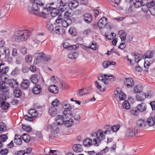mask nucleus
<instances>
[{
  "label": "nucleus",
  "instance_id": "obj_1",
  "mask_svg": "<svg viewBox=\"0 0 155 155\" xmlns=\"http://www.w3.org/2000/svg\"><path fill=\"white\" fill-rule=\"evenodd\" d=\"M91 138H86L83 141V144L85 147H89L93 144L98 146L101 143V140H104L105 137L101 130L91 134Z\"/></svg>",
  "mask_w": 155,
  "mask_h": 155
},
{
  "label": "nucleus",
  "instance_id": "obj_2",
  "mask_svg": "<svg viewBox=\"0 0 155 155\" xmlns=\"http://www.w3.org/2000/svg\"><path fill=\"white\" fill-rule=\"evenodd\" d=\"M45 3V0H36L32 4L31 7L29 8L28 11L31 14L45 18L46 17L45 12L39 11L40 8L43 6Z\"/></svg>",
  "mask_w": 155,
  "mask_h": 155
},
{
  "label": "nucleus",
  "instance_id": "obj_3",
  "mask_svg": "<svg viewBox=\"0 0 155 155\" xmlns=\"http://www.w3.org/2000/svg\"><path fill=\"white\" fill-rule=\"evenodd\" d=\"M29 32L27 30H21L15 33L14 37L16 41H23L29 38Z\"/></svg>",
  "mask_w": 155,
  "mask_h": 155
},
{
  "label": "nucleus",
  "instance_id": "obj_4",
  "mask_svg": "<svg viewBox=\"0 0 155 155\" xmlns=\"http://www.w3.org/2000/svg\"><path fill=\"white\" fill-rule=\"evenodd\" d=\"M28 113L30 116H28V115H25L24 116V118L25 120L29 121H32L33 118L36 117L38 115V113L37 111L34 109L29 110Z\"/></svg>",
  "mask_w": 155,
  "mask_h": 155
},
{
  "label": "nucleus",
  "instance_id": "obj_5",
  "mask_svg": "<svg viewBox=\"0 0 155 155\" xmlns=\"http://www.w3.org/2000/svg\"><path fill=\"white\" fill-rule=\"evenodd\" d=\"M155 5V0H152V1L144 5H142V10L145 13H147L148 10L150 9V8L152 7H153Z\"/></svg>",
  "mask_w": 155,
  "mask_h": 155
},
{
  "label": "nucleus",
  "instance_id": "obj_6",
  "mask_svg": "<svg viewBox=\"0 0 155 155\" xmlns=\"http://www.w3.org/2000/svg\"><path fill=\"white\" fill-rule=\"evenodd\" d=\"M58 4L56 2H51L46 5L45 8H43V10L45 12V13L48 12V11H50L51 9H57L58 8Z\"/></svg>",
  "mask_w": 155,
  "mask_h": 155
},
{
  "label": "nucleus",
  "instance_id": "obj_7",
  "mask_svg": "<svg viewBox=\"0 0 155 155\" xmlns=\"http://www.w3.org/2000/svg\"><path fill=\"white\" fill-rule=\"evenodd\" d=\"M6 84L11 87L16 88L18 87L19 84L17 80L14 79H9L6 81Z\"/></svg>",
  "mask_w": 155,
  "mask_h": 155
},
{
  "label": "nucleus",
  "instance_id": "obj_8",
  "mask_svg": "<svg viewBox=\"0 0 155 155\" xmlns=\"http://www.w3.org/2000/svg\"><path fill=\"white\" fill-rule=\"evenodd\" d=\"M107 18L105 17L101 18L97 23L98 28L100 29L104 28L107 25Z\"/></svg>",
  "mask_w": 155,
  "mask_h": 155
},
{
  "label": "nucleus",
  "instance_id": "obj_9",
  "mask_svg": "<svg viewBox=\"0 0 155 155\" xmlns=\"http://www.w3.org/2000/svg\"><path fill=\"white\" fill-rule=\"evenodd\" d=\"M124 83L128 88L132 87L134 85V81L133 79L131 78H126L124 81Z\"/></svg>",
  "mask_w": 155,
  "mask_h": 155
},
{
  "label": "nucleus",
  "instance_id": "obj_10",
  "mask_svg": "<svg viewBox=\"0 0 155 155\" xmlns=\"http://www.w3.org/2000/svg\"><path fill=\"white\" fill-rule=\"evenodd\" d=\"M126 136L129 137H132L134 136H138V134L137 132H136L135 130L134 129H128L126 131Z\"/></svg>",
  "mask_w": 155,
  "mask_h": 155
},
{
  "label": "nucleus",
  "instance_id": "obj_11",
  "mask_svg": "<svg viewBox=\"0 0 155 155\" xmlns=\"http://www.w3.org/2000/svg\"><path fill=\"white\" fill-rule=\"evenodd\" d=\"M132 55L134 56V60L137 63H138L143 58H144V56L138 53L137 52H134L132 53Z\"/></svg>",
  "mask_w": 155,
  "mask_h": 155
},
{
  "label": "nucleus",
  "instance_id": "obj_12",
  "mask_svg": "<svg viewBox=\"0 0 155 155\" xmlns=\"http://www.w3.org/2000/svg\"><path fill=\"white\" fill-rule=\"evenodd\" d=\"M44 53L43 52H38L34 55V57L35 58L34 62L36 64L38 63L40 60H41Z\"/></svg>",
  "mask_w": 155,
  "mask_h": 155
},
{
  "label": "nucleus",
  "instance_id": "obj_13",
  "mask_svg": "<svg viewBox=\"0 0 155 155\" xmlns=\"http://www.w3.org/2000/svg\"><path fill=\"white\" fill-rule=\"evenodd\" d=\"M83 19L84 21L87 23H91L92 20V17L90 14L86 13L83 15Z\"/></svg>",
  "mask_w": 155,
  "mask_h": 155
},
{
  "label": "nucleus",
  "instance_id": "obj_14",
  "mask_svg": "<svg viewBox=\"0 0 155 155\" xmlns=\"http://www.w3.org/2000/svg\"><path fill=\"white\" fill-rule=\"evenodd\" d=\"M71 109L68 108H65V110L63 111V114L64 117L66 118L71 117L73 116L72 113L71 111Z\"/></svg>",
  "mask_w": 155,
  "mask_h": 155
},
{
  "label": "nucleus",
  "instance_id": "obj_15",
  "mask_svg": "<svg viewBox=\"0 0 155 155\" xmlns=\"http://www.w3.org/2000/svg\"><path fill=\"white\" fill-rule=\"evenodd\" d=\"M30 84V81L28 80H23V81H22L20 84V87L21 88L26 89L28 87Z\"/></svg>",
  "mask_w": 155,
  "mask_h": 155
},
{
  "label": "nucleus",
  "instance_id": "obj_16",
  "mask_svg": "<svg viewBox=\"0 0 155 155\" xmlns=\"http://www.w3.org/2000/svg\"><path fill=\"white\" fill-rule=\"evenodd\" d=\"M9 67L8 66H5V64L1 66H0V77L2 76L3 75L5 74L8 71Z\"/></svg>",
  "mask_w": 155,
  "mask_h": 155
},
{
  "label": "nucleus",
  "instance_id": "obj_17",
  "mask_svg": "<svg viewBox=\"0 0 155 155\" xmlns=\"http://www.w3.org/2000/svg\"><path fill=\"white\" fill-rule=\"evenodd\" d=\"M74 150L76 152H81L83 150V148L81 145L80 144H75L73 147Z\"/></svg>",
  "mask_w": 155,
  "mask_h": 155
},
{
  "label": "nucleus",
  "instance_id": "obj_18",
  "mask_svg": "<svg viewBox=\"0 0 155 155\" xmlns=\"http://www.w3.org/2000/svg\"><path fill=\"white\" fill-rule=\"evenodd\" d=\"M64 117L61 115H58L56 117V122L58 125H61L64 124Z\"/></svg>",
  "mask_w": 155,
  "mask_h": 155
},
{
  "label": "nucleus",
  "instance_id": "obj_19",
  "mask_svg": "<svg viewBox=\"0 0 155 155\" xmlns=\"http://www.w3.org/2000/svg\"><path fill=\"white\" fill-rule=\"evenodd\" d=\"M146 122V124H147L150 127L153 126L155 124V119L153 117H150L147 119Z\"/></svg>",
  "mask_w": 155,
  "mask_h": 155
},
{
  "label": "nucleus",
  "instance_id": "obj_20",
  "mask_svg": "<svg viewBox=\"0 0 155 155\" xmlns=\"http://www.w3.org/2000/svg\"><path fill=\"white\" fill-rule=\"evenodd\" d=\"M136 125L137 127H143L146 126V121L143 119H140L136 121Z\"/></svg>",
  "mask_w": 155,
  "mask_h": 155
},
{
  "label": "nucleus",
  "instance_id": "obj_21",
  "mask_svg": "<svg viewBox=\"0 0 155 155\" xmlns=\"http://www.w3.org/2000/svg\"><path fill=\"white\" fill-rule=\"evenodd\" d=\"M42 91L41 86L38 84L35 85L32 89L33 93L35 94H39Z\"/></svg>",
  "mask_w": 155,
  "mask_h": 155
},
{
  "label": "nucleus",
  "instance_id": "obj_22",
  "mask_svg": "<svg viewBox=\"0 0 155 155\" xmlns=\"http://www.w3.org/2000/svg\"><path fill=\"white\" fill-rule=\"evenodd\" d=\"M133 3L134 7L136 8H138L142 6V5H144L147 3V0H143L142 2H133L132 4Z\"/></svg>",
  "mask_w": 155,
  "mask_h": 155
},
{
  "label": "nucleus",
  "instance_id": "obj_23",
  "mask_svg": "<svg viewBox=\"0 0 155 155\" xmlns=\"http://www.w3.org/2000/svg\"><path fill=\"white\" fill-rule=\"evenodd\" d=\"M79 4V3L77 0H72L68 4L69 6L71 9H75Z\"/></svg>",
  "mask_w": 155,
  "mask_h": 155
},
{
  "label": "nucleus",
  "instance_id": "obj_24",
  "mask_svg": "<svg viewBox=\"0 0 155 155\" xmlns=\"http://www.w3.org/2000/svg\"><path fill=\"white\" fill-rule=\"evenodd\" d=\"M137 108L139 111L143 112L146 110L147 107L145 104L142 103L140 104H138L137 106Z\"/></svg>",
  "mask_w": 155,
  "mask_h": 155
},
{
  "label": "nucleus",
  "instance_id": "obj_25",
  "mask_svg": "<svg viewBox=\"0 0 155 155\" xmlns=\"http://www.w3.org/2000/svg\"><path fill=\"white\" fill-rule=\"evenodd\" d=\"M90 90V87H88L86 89L82 88L77 92V94L78 96H81L83 95L88 94L87 91Z\"/></svg>",
  "mask_w": 155,
  "mask_h": 155
},
{
  "label": "nucleus",
  "instance_id": "obj_26",
  "mask_svg": "<svg viewBox=\"0 0 155 155\" xmlns=\"http://www.w3.org/2000/svg\"><path fill=\"white\" fill-rule=\"evenodd\" d=\"M51 130L55 134H57L59 131V129L57 124L53 123L51 126Z\"/></svg>",
  "mask_w": 155,
  "mask_h": 155
},
{
  "label": "nucleus",
  "instance_id": "obj_27",
  "mask_svg": "<svg viewBox=\"0 0 155 155\" xmlns=\"http://www.w3.org/2000/svg\"><path fill=\"white\" fill-rule=\"evenodd\" d=\"M0 89L2 92L5 93L6 94L8 93V87H7L5 84H1L0 85Z\"/></svg>",
  "mask_w": 155,
  "mask_h": 155
},
{
  "label": "nucleus",
  "instance_id": "obj_28",
  "mask_svg": "<svg viewBox=\"0 0 155 155\" xmlns=\"http://www.w3.org/2000/svg\"><path fill=\"white\" fill-rule=\"evenodd\" d=\"M59 5H58V10L61 13L64 12L67 9V5L59 3Z\"/></svg>",
  "mask_w": 155,
  "mask_h": 155
},
{
  "label": "nucleus",
  "instance_id": "obj_29",
  "mask_svg": "<svg viewBox=\"0 0 155 155\" xmlns=\"http://www.w3.org/2000/svg\"><path fill=\"white\" fill-rule=\"evenodd\" d=\"M48 90L49 92L53 93L56 94L58 92V87L55 85L50 86Z\"/></svg>",
  "mask_w": 155,
  "mask_h": 155
},
{
  "label": "nucleus",
  "instance_id": "obj_30",
  "mask_svg": "<svg viewBox=\"0 0 155 155\" xmlns=\"http://www.w3.org/2000/svg\"><path fill=\"white\" fill-rule=\"evenodd\" d=\"M48 112L49 114L52 116H55L57 113V110L56 108H54L52 107L49 108Z\"/></svg>",
  "mask_w": 155,
  "mask_h": 155
},
{
  "label": "nucleus",
  "instance_id": "obj_31",
  "mask_svg": "<svg viewBox=\"0 0 155 155\" xmlns=\"http://www.w3.org/2000/svg\"><path fill=\"white\" fill-rule=\"evenodd\" d=\"M155 52L153 51H148L144 54V59L145 58H152L154 55Z\"/></svg>",
  "mask_w": 155,
  "mask_h": 155
},
{
  "label": "nucleus",
  "instance_id": "obj_32",
  "mask_svg": "<svg viewBox=\"0 0 155 155\" xmlns=\"http://www.w3.org/2000/svg\"><path fill=\"white\" fill-rule=\"evenodd\" d=\"M55 30L56 33L58 35H62L64 32V30L60 26H56Z\"/></svg>",
  "mask_w": 155,
  "mask_h": 155
},
{
  "label": "nucleus",
  "instance_id": "obj_33",
  "mask_svg": "<svg viewBox=\"0 0 155 155\" xmlns=\"http://www.w3.org/2000/svg\"><path fill=\"white\" fill-rule=\"evenodd\" d=\"M39 79V77L37 74L33 75L30 79L31 82L35 84L38 83Z\"/></svg>",
  "mask_w": 155,
  "mask_h": 155
},
{
  "label": "nucleus",
  "instance_id": "obj_34",
  "mask_svg": "<svg viewBox=\"0 0 155 155\" xmlns=\"http://www.w3.org/2000/svg\"><path fill=\"white\" fill-rule=\"evenodd\" d=\"M143 87L141 84H138L135 87L134 91L136 93H140L143 90Z\"/></svg>",
  "mask_w": 155,
  "mask_h": 155
},
{
  "label": "nucleus",
  "instance_id": "obj_35",
  "mask_svg": "<svg viewBox=\"0 0 155 155\" xmlns=\"http://www.w3.org/2000/svg\"><path fill=\"white\" fill-rule=\"evenodd\" d=\"M14 96L17 97H19L21 95V90L19 89H16L14 90L13 92Z\"/></svg>",
  "mask_w": 155,
  "mask_h": 155
},
{
  "label": "nucleus",
  "instance_id": "obj_36",
  "mask_svg": "<svg viewBox=\"0 0 155 155\" xmlns=\"http://www.w3.org/2000/svg\"><path fill=\"white\" fill-rule=\"evenodd\" d=\"M108 126L111 132L112 131V133L116 132L118 130L120 127V126L119 125H115L112 127L109 125Z\"/></svg>",
  "mask_w": 155,
  "mask_h": 155
},
{
  "label": "nucleus",
  "instance_id": "obj_37",
  "mask_svg": "<svg viewBox=\"0 0 155 155\" xmlns=\"http://www.w3.org/2000/svg\"><path fill=\"white\" fill-rule=\"evenodd\" d=\"M22 140L26 143H28L30 140L29 135L27 134H24L22 136Z\"/></svg>",
  "mask_w": 155,
  "mask_h": 155
},
{
  "label": "nucleus",
  "instance_id": "obj_38",
  "mask_svg": "<svg viewBox=\"0 0 155 155\" xmlns=\"http://www.w3.org/2000/svg\"><path fill=\"white\" fill-rule=\"evenodd\" d=\"M74 121L73 120L70 118L68 120L64 121V124L67 127H69L72 126L73 124Z\"/></svg>",
  "mask_w": 155,
  "mask_h": 155
},
{
  "label": "nucleus",
  "instance_id": "obj_39",
  "mask_svg": "<svg viewBox=\"0 0 155 155\" xmlns=\"http://www.w3.org/2000/svg\"><path fill=\"white\" fill-rule=\"evenodd\" d=\"M119 34L120 35V38L122 41H124L126 38L127 34L123 31H120L118 32Z\"/></svg>",
  "mask_w": 155,
  "mask_h": 155
},
{
  "label": "nucleus",
  "instance_id": "obj_40",
  "mask_svg": "<svg viewBox=\"0 0 155 155\" xmlns=\"http://www.w3.org/2000/svg\"><path fill=\"white\" fill-rule=\"evenodd\" d=\"M6 101H5L4 103H2L1 104V107L2 109L3 110H6L8 109L10 106V104L6 102Z\"/></svg>",
  "mask_w": 155,
  "mask_h": 155
},
{
  "label": "nucleus",
  "instance_id": "obj_41",
  "mask_svg": "<svg viewBox=\"0 0 155 155\" xmlns=\"http://www.w3.org/2000/svg\"><path fill=\"white\" fill-rule=\"evenodd\" d=\"M2 58L7 62H10L12 60V57L10 56V54L5 55L4 56H2Z\"/></svg>",
  "mask_w": 155,
  "mask_h": 155
},
{
  "label": "nucleus",
  "instance_id": "obj_42",
  "mask_svg": "<svg viewBox=\"0 0 155 155\" xmlns=\"http://www.w3.org/2000/svg\"><path fill=\"white\" fill-rule=\"evenodd\" d=\"M59 87L62 89H67L68 88V86L65 82L62 81L60 82Z\"/></svg>",
  "mask_w": 155,
  "mask_h": 155
},
{
  "label": "nucleus",
  "instance_id": "obj_43",
  "mask_svg": "<svg viewBox=\"0 0 155 155\" xmlns=\"http://www.w3.org/2000/svg\"><path fill=\"white\" fill-rule=\"evenodd\" d=\"M19 71V68L18 67H16L12 71L11 74V75L13 76H15L18 74Z\"/></svg>",
  "mask_w": 155,
  "mask_h": 155
},
{
  "label": "nucleus",
  "instance_id": "obj_44",
  "mask_svg": "<svg viewBox=\"0 0 155 155\" xmlns=\"http://www.w3.org/2000/svg\"><path fill=\"white\" fill-rule=\"evenodd\" d=\"M63 46L64 48L68 50H73L75 49V48L73 47L74 46H69L67 42L64 43L63 45Z\"/></svg>",
  "mask_w": 155,
  "mask_h": 155
},
{
  "label": "nucleus",
  "instance_id": "obj_45",
  "mask_svg": "<svg viewBox=\"0 0 155 155\" xmlns=\"http://www.w3.org/2000/svg\"><path fill=\"white\" fill-rule=\"evenodd\" d=\"M124 108L128 110L130 107V105L129 102L127 101H125L122 104Z\"/></svg>",
  "mask_w": 155,
  "mask_h": 155
},
{
  "label": "nucleus",
  "instance_id": "obj_46",
  "mask_svg": "<svg viewBox=\"0 0 155 155\" xmlns=\"http://www.w3.org/2000/svg\"><path fill=\"white\" fill-rule=\"evenodd\" d=\"M144 97L148 99L152 97L153 96V93L152 91H149L144 94Z\"/></svg>",
  "mask_w": 155,
  "mask_h": 155
},
{
  "label": "nucleus",
  "instance_id": "obj_47",
  "mask_svg": "<svg viewBox=\"0 0 155 155\" xmlns=\"http://www.w3.org/2000/svg\"><path fill=\"white\" fill-rule=\"evenodd\" d=\"M78 56V54L76 52H73L70 53L68 55V58L71 59L75 58Z\"/></svg>",
  "mask_w": 155,
  "mask_h": 155
},
{
  "label": "nucleus",
  "instance_id": "obj_48",
  "mask_svg": "<svg viewBox=\"0 0 155 155\" xmlns=\"http://www.w3.org/2000/svg\"><path fill=\"white\" fill-rule=\"evenodd\" d=\"M8 138L6 134H1L0 135V141L2 143L5 141Z\"/></svg>",
  "mask_w": 155,
  "mask_h": 155
},
{
  "label": "nucleus",
  "instance_id": "obj_49",
  "mask_svg": "<svg viewBox=\"0 0 155 155\" xmlns=\"http://www.w3.org/2000/svg\"><path fill=\"white\" fill-rule=\"evenodd\" d=\"M5 101H6L5 95L2 94H0V105L4 103Z\"/></svg>",
  "mask_w": 155,
  "mask_h": 155
},
{
  "label": "nucleus",
  "instance_id": "obj_50",
  "mask_svg": "<svg viewBox=\"0 0 155 155\" xmlns=\"http://www.w3.org/2000/svg\"><path fill=\"white\" fill-rule=\"evenodd\" d=\"M105 129L106 130H105L104 132H103L102 130H101L103 134V135L105 137V135L106 134H107L108 133V134H111V131L109 129V127L108 125H107L105 127Z\"/></svg>",
  "mask_w": 155,
  "mask_h": 155
},
{
  "label": "nucleus",
  "instance_id": "obj_51",
  "mask_svg": "<svg viewBox=\"0 0 155 155\" xmlns=\"http://www.w3.org/2000/svg\"><path fill=\"white\" fill-rule=\"evenodd\" d=\"M7 127L5 124L3 122L0 123V131L4 132L6 129Z\"/></svg>",
  "mask_w": 155,
  "mask_h": 155
},
{
  "label": "nucleus",
  "instance_id": "obj_52",
  "mask_svg": "<svg viewBox=\"0 0 155 155\" xmlns=\"http://www.w3.org/2000/svg\"><path fill=\"white\" fill-rule=\"evenodd\" d=\"M51 58V57L49 55H45L44 53L41 60L45 61H47L50 60Z\"/></svg>",
  "mask_w": 155,
  "mask_h": 155
},
{
  "label": "nucleus",
  "instance_id": "obj_53",
  "mask_svg": "<svg viewBox=\"0 0 155 155\" xmlns=\"http://www.w3.org/2000/svg\"><path fill=\"white\" fill-rule=\"evenodd\" d=\"M70 34L74 36L76 34V31L75 28L73 27H71L68 30Z\"/></svg>",
  "mask_w": 155,
  "mask_h": 155
},
{
  "label": "nucleus",
  "instance_id": "obj_54",
  "mask_svg": "<svg viewBox=\"0 0 155 155\" xmlns=\"http://www.w3.org/2000/svg\"><path fill=\"white\" fill-rule=\"evenodd\" d=\"M60 101L57 99L53 101L52 103V105L53 107H57L60 106Z\"/></svg>",
  "mask_w": 155,
  "mask_h": 155
},
{
  "label": "nucleus",
  "instance_id": "obj_55",
  "mask_svg": "<svg viewBox=\"0 0 155 155\" xmlns=\"http://www.w3.org/2000/svg\"><path fill=\"white\" fill-rule=\"evenodd\" d=\"M72 16V14L68 12H65L64 17L65 18L67 19H69Z\"/></svg>",
  "mask_w": 155,
  "mask_h": 155
},
{
  "label": "nucleus",
  "instance_id": "obj_56",
  "mask_svg": "<svg viewBox=\"0 0 155 155\" xmlns=\"http://www.w3.org/2000/svg\"><path fill=\"white\" fill-rule=\"evenodd\" d=\"M119 99L120 100H124L126 99V95L123 92L121 91L119 95Z\"/></svg>",
  "mask_w": 155,
  "mask_h": 155
},
{
  "label": "nucleus",
  "instance_id": "obj_57",
  "mask_svg": "<svg viewBox=\"0 0 155 155\" xmlns=\"http://www.w3.org/2000/svg\"><path fill=\"white\" fill-rule=\"evenodd\" d=\"M95 85L98 90H99V91L102 92H104L105 91V88H103L102 89L101 86L99 85L98 83L97 82V81L95 82Z\"/></svg>",
  "mask_w": 155,
  "mask_h": 155
},
{
  "label": "nucleus",
  "instance_id": "obj_58",
  "mask_svg": "<svg viewBox=\"0 0 155 155\" xmlns=\"http://www.w3.org/2000/svg\"><path fill=\"white\" fill-rule=\"evenodd\" d=\"M104 78L106 79V80H107L108 81L110 80V81H114V77L112 75H107L106 74H104Z\"/></svg>",
  "mask_w": 155,
  "mask_h": 155
},
{
  "label": "nucleus",
  "instance_id": "obj_59",
  "mask_svg": "<svg viewBox=\"0 0 155 155\" xmlns=\"http://www.w3.org/2000/svg\"><path fill=\"white\" fill-rule=\"evenodd\" d=\"M98 80L101 81L103 83H104L105 84H107L108 81L107 80H106V79L104 78V75L98 77Z\"/></svg>",
  "mask_w": 155,
  "mask_h": 155
},
{
  "label": "nucleus",
  "instance_id": "obj_60",
  "mask_svg": "<svg viewBox=\"0 0 155 155\" xmlns=\"http://www.w3.org/2000/svg\"><path fill=\"white\" fill-rule=\"evenodd\" d=\"M96 44H97L96 43L94 42L93 43L92 42V45H90V46H89L88 47H87L86 46H85V48H90L93 50H95L97 48Z\"/></svg>",
  "mask_w": 155,
  "mask_h": 155
},
{
  "label": "nucleus",
  "instance_id": "obj_61",
  "mask_svg": "<svg viewBox=\"0 0 155 155\" xmlns=\"http://www.w3.org/2000/svg\"><path fill=\"white\" fill-rule=\"evenodd\" d=\"M10 54V50L9 48L5 47L4 48V53H2V56H4L5 55H8Z\"/></svg>",
  "mask_w": 155,
  "mask_h": 155
},
{
  "label": "nucleus",
  "instance_id": "obj_62",
  "mask_svg": "<svg viewBox=\"0 0 155 155\" xmlns=\"http://www.w3.org/2000/svg\"><path fill=\"white\" fill-rule=\"evenodd\" d=\"M22 128L23 130L28 132H30L32 130L31 127L28 126H25L24 125H22Z\"/></svg>",
  "mask_w": 155,
  "mask_h": 155
},
{
  "label": "nucleus",
  "instance_id": "obj_63",
  "mask_svg": "<svg viewBox=\"0 0 155 155\" xmlns=\"http://www.w3.org/2000/svg\"><path fill=\"white\" fill-rule=\"evenodd\" d=\"M51 15L52 17H55L57 15H58L59 16H61V13L58 10L57 11H55V12L51 13Z\"/></svg>",
  "mask_w": 155,
  "mask_h": 155
},
{
  "label": "nucleus",
  "instance_id": "obj_64",
  "mask_svg": "<svg viewBox=\"0 0 155 155\" xmlns=\"http://www.w3.org/2000/svg\"><path fill=\"white\" fill-rule=\"evenodd\" d=\"M130 113L131 114L137 116L139 114V112L137 110H136L135 108L131 109L130 111Z\"/></svg>",
  "mask_w": 155,
  "mask_h": 155
}]
</instances>
